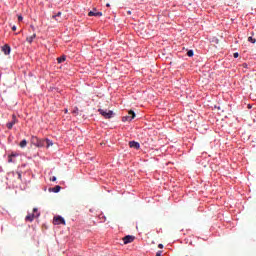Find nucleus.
Listing matches in <instances>:
<instances>
[{"instance_id": "obj_1", "label": "nucleus", "mask_w": 256, "mask_h": 256, "mask_svg": "<svg viewBox=\"0 0 256 256\" xmlns=\"http://www.w3.org/2000/svg\"><path fill=\"white\" fill-rule=\"evenodd\" d=\"M31 143L35 145V147H45V140H41L37 136L31 137Z\"/></svg>"}, {"instance_id": "obj_2", "label": "nucleus", "mask_w": 256, "mask_h": 256, "mask_svg": "<svg viewBox=\"0 0 256 256\" xmlns=\"http://www.w3.org/2000/svg\"><path fill=\"white\" fill-rule=\"evenodd\" d=\"M38 209L37 208H34L33 209V213L32 214H28L26 217H25V221H29L30 223H32V221L35 219V217H39V213H37ZM37 213V214H35Z\"/></svg>"}, {"instance_id": "obj_3", "label": "nucleus", "mask_w": 256, "mask_h": 256, "mask_svg": "<svg viewBox=\"0 0 256 256\" xmlns=\"http://www.w3.org/2000/svg\"><path fill=\"white\" fill-rule=\"evenodd\" d=\"M98 111L102 117H105V119H111V117H113V111L111 110L106 111L103 109H99Z\"/></svg>"}, {"instance_id": "obj_4", "label": "nucleus", "mask_w": 256, "mask_h": 256, "mask_svg": "<svg viewBox=\"0 0 256 256\" xmlns=\"http://www.w3.org/2000/svg\"><path fill=\"white\" fill-rule=\"evenodd\" d=\"M135 119V112L130 110L127 116L122 117V121L125 123L127 121H133Z\"/></svg>"}, {"instance_id": "obj_5", "label": "nucleus", "mask_w": 256, "mask_h": 256, "mask_svg": "<svg viewBox=\"0 0 256 256\" xmlns=\"http://www.w3.org/2000/svg\"><path fill=\"white\" fill-rule=\"evenodd\" d=\"M54 225H65V219L61 216L54 217L53 220Z\"/></svg>"}, {"instance_id": "obj_6", "label": "nucleus", "mask_w": 256, "mask_h": 256, "mask_svg": "<svg viewBox=\"0 0 256 256\" xmlns=\"http://www.w3.org/2000/svg\"><path fill=\"white\" fill-rule=\"evenodd\" d=\"M135 241V236L127 235L123 238L124 245H129V243H133Z\"/></svg>"}, {"instance_id": "obj_7", "label": "nucleus", "mask_w": 256, "mask_h": 256, "mask_svg": "<svg viewBox=\"0 0 256 256\" xmlns=\"http://www.w3.org/2000/svg\"><path fill=\"white\" fill-rule=\"evenodd\" d=\"M89 17H102L103 13L102 12H97V9H93L88 13Z\"/></svg>"}, {"instance_id": "obj_8", "label": "nucleus", "mask_w": 256, "mask_h": 256, "mask_svg": "<svg viewBox=\"0 0 256 256\" xmlns=\"http://www.w3.org/2000/svg\"><path fill=\"white\" fill-rule=\"evenodd\" d=\"M16 123H17V116L12 115V121H11V122H8V123L6 124V127H7L8 129H13V125H15Z\"/></svg>"}, {"instance_id": "obj_9", "label": "nucleus", "mask_w": 256, "mask_h": 256, "mask_svg": "<svg viewBox=\"0 0 256 256\" xmlns=\"http://www.w3.org/2000/svg\"><path fill=\"white\" fill-rule=\"evenodd\" d=\"M129 147H131V149H140L141 145L139 144V142L130 141Z\"/></svg>"}, {"instance_id": "obj_10", "label": "nucleus", "mask_w": 256, "mask_h": 256, "mask_svg": "<svg viewBox=\"0 0 256 256\" xmlns=\"http://www.w3.org/2000/svg\"><path fill=\"white\" fill-rule=\"evenodd\" d=\"M2 51L4 54L9 55V53H11V47L6 44L2 47Z\"/></svg>"}, {"instance_id": "obj_11", "label": "nucleus", "mask_w": 256, "mask_h": 256, "mask_svg": "<svg viewBox=\"0 0 256 256\" xmlns=\"http://www.w3.org/2000/svg\"><path fill=\"white\" fill-rule=\"evenodd\" d=\"M35 37H37V34H33V35H31V36H28V37L26 38V41H27L28 43H33V40L35 39Z\"/></svg>"}, {"instance_id": "obj_12", "label": "nucleus", "mask_w": 256, "mask_h": 256, "mask_svg": "<svg viewBox=\"0 0 256 256\" xmlns=\"http://www.w3.org/2000/svg\"><path fill=\"white\" fill-rule=\"evenodd\" d=\"M45 141V145L47 147V149H49V147H53V141L49 140V139H44Z\"/></svg>"}, {"instance_id": "obj_13", "label": "nucleus", "mask_w": 256, "mask_h": 256, "mask_svg": "<svg viewBox=\"0 0 256 256\" xmlns=\"http://www.w3.org/2000/svg\"><path fill=\"white\" fill-rule=\"evenodd\" d=\"M20 147H21V149H25V147H27V140H22L21 142H20Z\"/></svg>"}, {"instance_id": "obj_14", "label": "nucleus", "mask_w": 256, "mask_h": 256, "mask_svg": "<svg viewBox=\"0 0 256 256\" xmlns=\"http://www.w3.org/2000/svg\"><path fill=\"white\" fill-rule=\"evenodd\" d=\"M53 193H59V191H61V186H55L53 189H52Z\"/></svg>"}, {"instance_id": "obj_15", "label": "nucleus", "mask_w": 256, "mask_h": 256, "mask_svg": "<svg viewBox=\"0 0 256 256\" xmlns=\"http://www.w3.org/2000/svg\"><path fill=\"white\" fill-rule=\"evenodd\" d=\"M248 41H249L250 43H256V39L253 38L252 36L248 37Z\"/></svg>"}, {"instance_id": "obj_16", "label": "nucleus", "mask_w": 256, "mask_h": 256, "mask_svg": "<svg viewBox=\"0 0 256 256\" xmlns=\"http://www.w3.org/2000/svg\"><path fill=\"white\" fill-rule=\"evenodd\" d=\"M65 56H62V57H59L58 59H57V61H58V63H63V61H65Z\"/></svg>"}, {"instance_id": "obj_17", "label": "nucleus", "mask_w": 256, "mask_h": 256, "mask_svg": "<svg viewBox=\"0 0 256 256\" xmlns=\"http://www.w3.org/2000/svg\"><path fill=\"white\" fill-rule=\"evenodd\" d=\"M187 55H188V57H193V55H194L193 50H189L187 52Z\"/></svg>"}, {"instance_id": "obj_18", "label": "nucleus", "mask_w": 256, "mask_h": 256, "mask_svg": "<svg viewBox=\"0 0 256 256\" xmlns=\"http://www.w3.org/2000/svg\"><path fill=\"white\" fill-rule=\"evenodd\" d=\"M57 17H61V12H58L57 15H54L53 19H57Z\"/></svg>"}, {"instance_id": "obj_19", "label": "nucleus", "mask_w": 256, "mask_h": 256, "mask_svg": "<svg viewBox=\"0 0 256 256\" xmlns=\"http://www.w3.org/2000/svg\"><path fill=\"white\" fill-rule=\"evenodd\" d=\"M8 163H13V157L8 156Z\"/></svg>"}, {"instance_id": "obj_20", "label": "nucleus", "mask_w": 256, "mask_h": 256, "mask_svg": "<svg viewBox=\"0 0 256 256\" xmlns=\"http://www.w3.org/2000/svg\"><path fill=\"white\" fill-rule=\"evenodd\" d=\"M50 181H53V182L57 181V177H55V176L51 177Z\"/></svg>"}, {"instance_id": "obj_21", "label": "nucleus", "mask_w": 256, "mask_h": 256, "mask_svg": "<svg viewBox=\"0 0 256 256\" xmlns=\"http://www.w3.org/2000/svg\"><path fill=\"white\" fill-rule=\"evenodd\" d=\"M237 57H239V53H234V59H237Z\"/></svg>"}, {"instance_id": "obj_22", "label": "nucleus", "mask_w": 256, "mask_h": 256, "mask_svg": "<svg viewBox=\"0 0 256 256\" xmlns=\"http://www.w3.org/2000/svg\"><path fill=\"white\" fill-rule=\"evenodd\" d=\"M18 21H23V16H18Z\"/></svg>"}, {"instance_id": "obj_23", "label": "nucleus", "mask_w": 256, "mask_h": 256, "mask_svg": "<svg viewBox=\"0 0 256 256\" xmlns=\"http://www.w3.org/2000/svg\"><path fill=\"white\" fill-rule=\"evenodd\" d=\"M12 31H17V26H13Z\"/></svg>"}, {"instance_id": "obj_24", "label": "nucleus", "mask_w": 256, "mask_h": 256, "mask_svg": "<svg viewBox=\"0 0 256 256\" xmlns=\"http://www.w3.org/2000/svg\"><path fill=\"white\" fill-rule=\"evenodd\" d=\"M10 157H17V154H10Z\"/></svg>"}, {"instance_id": "obj_25", "label": "nucleus", "mask_w": 256, "mask_h": 256, "mask_svg": "<svg viewBox=\"0 0 256 256\" xmlns=\"http://www.w3.org/2000/svg\"><path fill=\"white\" fill-rule=\"evenodd\" d=\"M18 179L21 180V172H18Z\"/></svg>"}, {"instance_id": "obj_26", "label": "nucleus", "mask_w": 256, "mask_h": 256, "mask_svg": "<svg viewBox=\"0 0 256 256\" xmlns=\"http://www.w3.org/2000/svg\"><path fill=\"white\" fill-rule=\"evenodd\" d=\"M159 249H163V244L158 245Z\"/></svg>"}, {"instance_id": "obj_27", "label": "nucleus", "mask_w": 256, "mask_h": 256, "mask_svg": "<svg viewBox=\"0 0 256 256\" xmlns=\"http://www.w3.org/2000/svg\"><path fill=\"white\" fill-rule=\"evenodd\" d=\"M156 256H161V251L157 252Z\"/></svg>"}, {"instance_id": "obj_28", "label": "nucleus", "mask_w": 256, "mask_h": 256, "mask_svg": "<svg viewBox=\"0 0 256 256\" xmlns=\"http://www.w3.org/2000/svg\"><path fill=\"white\" fill-rule=\"evenodd\" d=\"M106 7H111V5L110 4H106Z\"/></svg>"}, {"instance_id": "obj_29", "label": "nucleus", "mask_w": 256, "mask_h": 256, "mask_svg": "<svg viewBox=\"0 0 256 256\" xmlns=\"http://www.w3.org/2000/svg\"><path fill=\"white\" fill-rule=\"evenodd\" d=\"M127 13H128V15H131V11H128Z\"/></svg>"}, {"instance_id": "obj_30", "label": "nucleus", "mask_w": 256, "mask_h": 256, "mask_svg": "<svg viewBox=\"0 0 256 256\" xmlns=\"http://www.w3.org/2000/svg\"><path fill=\"white\" fill-rule=\"evenodd\" d=\"M56 21H60L58 18H56Z\"/></svg>"}]
</instances>
